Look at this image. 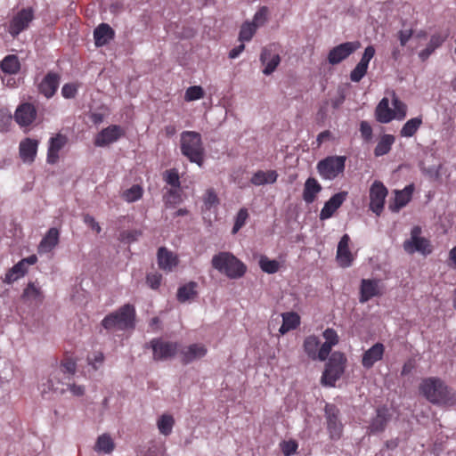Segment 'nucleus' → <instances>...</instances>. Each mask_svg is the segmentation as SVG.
Returning <instances> with one entry per match:
<instances>
[{
  "label": "nucleus",
  "mask_w": 456,
  "mask_h": 456,
  "mask_svg": "<svg viewBox=\"0 0 456 456\" xmlns=\"http://www.w3.org/2000/svg\"><path fill=\"white\" fill-rule=\"evenodd\" d=\"M77 85L74 83H67L61 88V95L66 99H72L77 95Z\"/></svg>",
  "instance_id": "59"
},
{
  "label": "nucleus",
  "mask_w": 456,
  "mask_h": 456,
  "mask_svg": "<svg viewBox=\"0 0 456 456\" xmlns=\"http://www.w3.org/2000/svg\"><path fill=\"white\" fill-rule=\"evenodd\" d=\"M205 92L200 86H192L186 89L184 94V100L186 102L197 101L203 98Z\"/></svg>",
  "instance_id": "51"
},
{
  "label": "nucleus",
  "mask_w": 456,
  "mask_h": 456,
  "mask_svg": "<svg viewBox=\"0 0 456 456\" xmlns=\"http://www.w3.org/2000/svg\"><path fill=\"white\" fill-rule=\"evenodd\" d=\"M175 426V419L170 414H162L157 420V427L159 433L163 436H169Z\"/></svg>",
  "instance_id": "39"
},
{
  "label": "nucleus",
  "mask_w": 456,
  "mask_h": 456,
  "mask_svg": "<svg viewBox=\"0 0 456 456\" xmlns=\"http://www.w3.org/2000/svg\"><path fill=\"white\" fill-rule=\"evenodd\" d=\"M204 203L208 208H211L219 204V199L214 189L210 188L207 190L204 196Z\"/></svg>",
  "instance_id": "56"
},
{
  "label": "nucleus",
  "mask_w": 456,
  "mask_h": 456,
  "mask_svg": "<svg viewBox=\"0 0 456 456\" xmlns=\"http://www.w3.org/2000/svg\"><path fill=\"white\" fill-rule=\"evenodd\" d=\"M393 111L395 112V118L402 120L405 118L407 112V106L395 94L392 99Z\"/></svg>",
  "instance_id": "49"
},
{
  "label": "nucleus",
  "mask_w": 456,
  "mask_h": 456,
  "mask_svg": "<svg viewBox=\"0 0 456 456\" xmlns=\"http://www.w3.org/2000/svg\"><path fill=\"white\" fill-rule=\"evenodd\" d=\"M412 191H413L412 185L406 186L403 191H397L395 192V208L394 210H399L400 208L406 206L411 199Z\"/></svg>",
  "instance_id": "42"
},
{
  "label": "nucleus",
  "mask_w": 456,
  "mask_h": 456,
  "mask_svg": "<svg viewBox=\"0 0 456 456\" xmlns=\"http://www.w3.org/2000/svg\"><path fill=\"white\" fill-rule=\"evenodd\" d=\"M278 174L275 170H268V171H262L259 170L256 172L251 179L250 182L256 186L265 185V184H272L274 183L277 181Z\"/></svg>",
  "instance_id": "33"
},
{
  "label": "nucleus",
  "mask_w": 456,
  "mask_h": 456,
  "mask_svg": "<svg viewBox=\"0 0 456 456\" xmlns=\"http://www.w3.org/2000/svg\"><path fill=\"white\" fill-rule=\"evenodd\" d=\"M260 61L265 66L263 73L271 75L281 62L279 53H273L272 46H266L262 49Z\"/></svg>",
  "instance_id": "19"
},
{
  "label": "nucleus",
  "mask_w": 456,
  "mask_h": 456,
  "mask_svg": "<svg viewBox=\"0 0 456 456\" xmlns=\"http://www.w3.org/2000/svg\"><path fill=\"white\" fill-rule=\"evenodd\" d=\"M419 389V393L433 404L446 406L456 404V393L439 378L423 379Z\"/></svg>",
  "instance_id": "1"
},
{
  "label": "nucleus",
  "mask_w": 456,
  "mask_h": 456,
  "mask_svg": "<svg viewBox=\"0 0 456 456\" xmlns=\"http://www.w3.org/2000/svg\"><path fill=\"white\" fill-rule=\"evenodd\" d=\"M27 272V266L20 261L5 273L4 282L11 284L20 277H23Z\"/></svg>",
  "instance_id": "41"
},
{
  "label": "nucleus",
  "mask_w": 456,
  "mask_h": 456,
  "mask_svg": "<svg viewBox=\"0 0 456 456\" xmlns=\"http://www.w3.org/2000/svg\"><path fill=\"white\" fill-rule=\"evenodd\" d=\"M35 19V11L32 7L22 8L12 16L9 22L8 32L12 37H17L26 30Z\"/></svg>",
  "instance_id": "9"
},
{
  "label": "nucleus",
  "mask_w": 456,
  "mask_h": 456,
  "mask_svg": "<svg viewBox=\"0 0 456 456\" xmlns=\"http://www.w3.org/2000/svg\"><path fill=\"white\" fill-rule=\"evenodd\" d=\"M257 28L251 21H245L242 23L239 34V40L240 42H248L256 34Z\"/></svg>",
  "instance_id": "46"
},
{
  "label": "nucleus",
  "mask_w": 456,
  "mask_h": 456,
  "mask_svg": "<svg viewBox=\"0 0 456 456\" xmlns=\"http://www.w3.org/2000/svg\"><path fill=\"white\" fill-rule=\"evenodd\" d=\"M326 343L336 346L338 343V336L335 330L331 328L326 329L322 333Z\"/></svg>",
  "instance_id": "60"
},
{
  "label": "nucleus",
  "mask_w": 456,
  "mask_h": 456,
  "mask_svg": "<svg viewBox=\"0 0 456 456\" xmlns=\"http://www.w3.org/2000/svg\"><path fill=\"white\" fill-rule=\"evenodd\" d=\"M38 148V141L31 138H25L20 142V157L25 163L34 162Z\"/></svg>",
  "instance_id": "23"
},
{
  "label": "nucleus",
  "mask_w": 456,
  "mask_h": 456,
  "mask_svg": "<svg viewBox=\"0 0 456 456\" xmlns=\"http://www.w3.org/2000/svg\"><path fill=\"white\" fill-rule=\"evenodd\" d=\"M211 265L214 269L232 280L243 277L247 272V265L232 253L226 251L214 255Z\"/></svg>",
  "instance_id": "2"
},
{
  "label": "nucleus",
  "mask_w": 456,
  "mask_h": 456,
  "mask_svg": "<svg viewBox=\"0 0 456 456\" xmlns=\"http://www.w3.org/2000/svg\"><path fill=\"white\" fill-rule=\"evenodd\" d=\"M69 391L75 396H82L85 394V387L82 385H77L74 382L73 378L68 379V381H61L58 379L55 387V392H58L61 395Z\"/></svg>",
  "instance_id": "31"
},
{
  "label": "nucleus",
  "mask_w": 456,
  "mask_h": 456,
  "mask_svg": "<svg viewBox=\"0 0 456 456\" xmlns=\"http://www.w3.org/2000/svg\"><path fill=\"white\" fill-rule=\"evenodd\" d=\"M334 345H331L330 343L324 342L320 347H319V360L320 361H325L327 357L329 356L332 347Z\"/></svg>",
  "instance_id": "64"
},
{
  "label": "nucleus",
  "mask_w": 456,
  "mask_h": 456,
  "mask_svg": "<svg viewBox=\"0 0 456 456\" xmlns=\"http://www.w3.org/2000/svg\"><path fill=\"white\" fill-rule=\"evenodd\" d=\"M347 194V191H343L331 196V198L325 202L323 208H322L320 213V219L326 220L330 218L346 200Z\"/></svg>",
  "instance_id": "18"
},
{
  "label": "nucleus",
  "mask_w": 456,
  "mask_h": 456,
  "mask_svg": "<svg viewBox=\"0 0 456 456\" xmlns=\"http://www.w3.org/2000/svg\"><path fill=\"white\" fill-rule=\"evenodd\" d=\"M125 135V130L118 125H110L99 132L94 138V145L97 147H105Z\"/></svg>",
  "instance_id": "13"
},
{
  "label": "nucleus",
  "mask_w": 456,
  "mask_h": 456,
  "mask_svg": "<svg viewBox=\"0 0 456 456\" xmlns=\"http://www.w3.org/2000/svg\"><path fill=\"white\" fill-rule=\"evenodd\" d=\"M59 243V231L56 228H51L42 239L38 246V253L51 252Z\"/></svg>",
  "instance_id": "29"
},
{
  "label": "nucleus",
  "mask_w": 456,
  "mask_h": 456,
  "mask_svg": "<svg viewBox=\"0 0 456 456\" xmlns=\"http://www.w3.org/2000/svg\"><path fill=\"white\" fill-rule=\"evenodd\" d=\"M261 270L266 273L273 274L280 270V263L274 259H269L266 256H261L259 259Z\"/></svg>",
  "instance_id": "47"
},
{
  "label": "nucleus",
  "mask_w": 456,
  "mask_h": 456,
  "mask_svg": "<svg viewBox=\"0 0 456 456\" xmlns=\"http://www.w3.org/2000/svg\"><path fill=\"white\" fill-rule=\"evenodd\" d=\"M346 156H329L320 160L317 164V171L322 178L334 180L344 174L346 168Z\"/></svg>",
  "instance_id": "6"
},
{
  "label": "nucleus",
  "mask_w": 456,
  "mask_h": 456,
  "mask_svg": "<svg viewBox=\"0 0 456 456\" xmlns=\"http://www.w3.org/2000/svg\"><path fill=\"white\" fill-rule=\"evenodd\" d=\"M375 117L377 121L380 123H389L395 118L393 109L389 107V101L384 97L377 105L375 110Z\"/></svg>",
  "instance_id": "27"
},
{
  "label": "nucleus",
  "mask_w": 456,
  "mask_h": 456,
  "mask_svg": "<svg viewBox=\"0 0 456 456\" xmlns=\"http://www.w3.org/2000/svg\"><path fill=\"white\" fill-rule=\"evenodd\" d=\"M179 343L165 340L162 338H152L150 347L152 350V358L156 362L167 361L174 358L178 353Z\"/></svg>",
  "instance_id": "7"
},
{
  "label": "nucleus",
  "mask_w": 456,
  "mask_h": 456,
  "mask_svg": "<svg viewBox=\"0 0 456 456\" xmlns=\"http://www.w3.org/2000/svg\"><path fill=\"white\" fill-rule=\"evenodd\" d=\"M248 218V212L247 208H240L236 215L234 225L232 227V232L233 234L237 233L246 224L247 219Z\"/></svg>",
  "instance_id": "53"
},
{
  "label": "nucleus",
  "mask_w": 456,
  "mask_h": 456,
  "mask_svg": "<svg viewBox=\"0 0 456 456\" xmlns=\"http://www.w3.org/2000/svg\"><path fill=\"white\" fill-rule=\"evenodd\" d=\"M350 237L348 234H344L338 245L337 249V261L342 267H349L353 263V256L349 249Z\"/></svg>",
  "instance_id": "22"
},
{
  "label": "nucleus",
  "mask_w": 456,
  "mask_h": 456,
  "mask_svg": "<svg viewBox=\"0 0 456 456\" xmlns=\"http://www.w3.org/2000/svg\"><path fill=\"white\" fill-rule=\"evenodd\" d=\"M339 410L333 404L325 406L327 429L332 440H338L342 436L343 424L338 419Z\"/></svg>",
  "instance_id": "12"
},
{
  "label": "nucleus",
  "mask_w": 456,
  "mask_h": 456,
  "mask_svg": "<svg viewBox=\"0 0 456 456\" xmlns=\"http://www.w3.org/2000/svg\"><path fill=\"white\" fill-rule=\"evenodd\" d=\"M281 449L284 456H291L297 452L298 444L295 440L283 441L281 443Z\"/></svg>",
  "instance_id": "54"
},
{
  "label": "nucleus",
  "mask_w": 456,
  "mask_h": 456,
  "mask_svg": "<svg viewBox=\"0 0 456 456\" xmlns=\"http://www.w3.org/2000/svg\"><path fill=\"white\" fill-rule=\"evenodd\" d=\"M269 16V9L267 6H262L258 9V11L255 13L252 23L256 25L258 28L261 26H264Z\"/></svg>",
  "instance_id": "52"
},
{
  "label": "nucleus",
  "mask_w": 456,
  "mask_h": 456,
  "mask_svg": "<svg viewBox=\"0 0 456 456\" xmlns=\"http://www.w3.org/2000/svg\"><path fill=\"white\" fill-rule=\"evenodd\" d=\"M77 371V362L69 356H65L60 363V369L54 372L59 375H67V378L72 379Z\"/></svg>",
  "instance_id": "37"
},
{
  "label": "nucleus",
  "mask_w": 456,
  "mask_h": 456,
  "mask_svg": "<svg viewBox=\"0 0 456 456\" xmlns=\"http://www.w3.org/2000/svg\"><path fill=\"white\" fill-rule=\"evenodd\" d=\"M412 35H413V30L411 28L400 30L397 33L398 39L400 41V45L402 46H404L409 42V40L411 38Z\"/></svg>",
  "instance_id": "63"
},
{
  "label": "nucleus",
  "mask_w": 456,
  "mask_h": 456,
  "mask_svg": "<svg viewBox=\"0 0 456 456\" xmlns=\"http://www.w3.org/2000/svg\"><path fill=\"white\" fill-rule=\"evenodd\" d=\"M20 61L15 54H8L0 61V69L5 75H16L20 70Z\"/></svg>",
  "instance_id": "30"
},
{
  "label": "nucleus",
  "mask_w": 456,
  "mask_h": 456,
  "mask_svg": "<svg viewBox=\"0 0 456 456\" xmlns=\"http://www.w3.org/2000/svg\"><path fill=\"white\" fill-rule=\"evenodd\" d=\"M37 118V109L29 102H24L18 106L14 113V119L20 126L31 125Z\"/></svg>",
  "instance_id": "16"
},
{
  "label": "nucleus",
  "mask_w": 456,
  "mask_h": 456,
  "mask_svg": "<svg viewBox=\"0 0 456 456\" xmlns=\"http://www.w3.org/2000/svg\"><path fill=\"white\" fill-rule=\"evenodd\" d=\"M395 138L392 134H383L379 140L375 149L374 155L376 157H381L387 154L394 144Z\"/></svg>",
  "instance_id": "36"
},
{
  "label": "nucleus",
  "mask_w": 456,
  "mask_h": 456,
  "mask_svg": "<svg viewBox=\"0 0 456 456\" xmlns=\"http://www.w3.org/2000/svg\"><path fill=\"white\" fill-rule=\"evenodd\" d=\"M375 48L374 46L372 45H369L365 48L364 50V53L360 60V61L358 62V64L362 65V67L368 69L369 67V63L370 61V60L374 57L375 55Z\"/></svg>",
  "instance_id": "58"
},
{
  "label": "nucleus",
  "mask_w": 456,
  "mask_h": 456,
  "mask_svg": "<svg viewBox=\"0 0 456 456\" xmlns=\"http://www.w3.org/2000/svg\"><path fill=\"white\" fill-rule=\"evenodd\" d=\"M115 37V31L107 23L100 24L94 31V38L96 46L107 45Z\"/></svg>",
  "instance_id": "26"
},
{
  "label": "nucleus",
  "mask_w": 456,
  "mask_h": 456,
  "mask_svg": "<svg viewBox=\"0 0 456 456\" xmlns=\"http://www.w3.org/2000/svg\"><path fill=\"white\" fill-rule=\"evenodd\" d=\"M360 132L364 141L369 142L372 138V127L367 121H362L360 124Z\"/></svg>",
  "instance_id": "61"
},
{
  "label": "nucleus",
  "mask_w": 456,
  "mask_h": 456,
  "mask_svg": "<svg viewBox=\"0 0 456 456\" xmlns=\"http://www.w3.org/2000/svg\"><path fill=\"white\" fill-rule=\"evenodd\" d=\"M197 283L195 281H190L183 286H181L177 290V300L181 303H184L189 299H191L197 296Z\"/></svg>",
  "instance_id": "38"
},
{
  "label": "nucleus",
  "mask_w": 456,
  "mask_h": 456,
  "mask_svg": "<svg viewBox=\"0 0 456 456\" xmlns=\"http://www.w3.org/2000/svg\"><path fill=\"white\" fill-rule=\"evenodd\" d=\"M322 186L315 178L309 177L305 183L303 199L306 203L314 201L316 195L321 191Z\"/></svg>",
  "instance_id": "34"
},
{
  "label": "nucleus",
  "mask_w": 456,
  "mask_h": 456,
  "mask_svg": "<svg viewBox=\"0 0 456 456\" xmlns=\"http://www.w3.org/2000/svg\"><path fill=\"white\" fill-rule=\"evenodd\" d=\"M57 381L54 380L53 374L51 377L47 379L45 383L41 384L40 390L42 394H46L50 391L55 392V387H56Z\"/></svg>",
  "instance_id": "62"
},
{
  "label": "nucleus",
  "mask_w": 456,
  "mask_h": 456,
  "mask_svg": "<svg viewBox=\"0 0 456 456\" xmlns=\"http://www.w3.org/2000/svg\"><path fill=\"white\" fill-rule=\"evenodd\" d=\"M68 139L61 134H57L50 138L47 151L46 161L49 164H55L59 160V152L67 143Z\"/></svg>",
  "instance_id": "21"
},
{
  "label": "nucleus",
  "mask_w": 456,
  "mask_h": 456,
  "mask_svg": "<svg viewBox=\"0 0 456 456\" xmlns=\"http://www.w3.org/2000/svg\"><path fill=\"white\" fill-rule=\"evenodd\" d=\"M346 358L341 352L331 354L322 376V383L325 386L334 387L345 371Z\"/></svg>",
  "instance_id": "5"
},
{
  "label": "nucleus",
  "mask_w": 456,
  "mask_h": 456,
  "mask_svg": "<svg viewBox=\"0 0 456 456\" xmlns=\"http://www.w3.org/2000/svg\"><path fill=\"white\" fill-rule=\"evenodd\" d=\"M61 76L55 72H48L37 86L38 92L45 98H52L57 92Z\"/></svg>",
  "instance_id": "15"
},
{
  "label": "nucleus",
  "mask_w": 456,
  "mask_h": 456,
  "mask_svg": "<svg viewBox=\"0 0 456 456\" xmlns=\"http://www.w3.org/2000/svg\"><path fill=\"white\" fill-rule=\"evenodd\" d=\"M180 150L191 162L196 163L199 167L203 166L205 149L200 133L183 131L180 138Z\"/></svg>",
  "instance_id": "3"
},
{
  "label": "nucleus",
  "mask_w": 456,
  "mask_h": 456,
  "mask_svg": "<svg viewBox=\"0 0 456 456\" xmlns=\"http://www.w3.org/2000/svg\"><path fill=\"white\" fill-rule=\"evenodd\" d=\"M164 181L171 186V188H180V177L177 169L171 168L165 171Z\"/></svg>",
  "instance_id": "50"
},
{
  "label": "nucleus",
  "mask_w": 456,
  "mask_h": 456,
  "mask_svg": "<svg viewBox=\"0 0 456 456\" xmlns=\"http://www.w3.org/2000/svg\"><path fill=\"white\" fill-rule=\"evenodd\" d=\"M379 281L375 279H362L360 286L359 301L366 303L374 297L382 295Z\"/></svg>",
  "instance_id": "17"
},
{
  "label": "nucleus",
  "mask_w": 456,
  "mask_h": 456,
  "mask_svg": "<svg viewBox=\"0 0 456 456\" xmlns=\"http://www.w3.org/2000/svg\"><path fill=\"white\" fill-rule=\"evenodd\" d=\"M447 35L434 34L431 36L429 42L425 49L419 53V57L422 61H426L429 56L439 48L446 40Z\"/></svg>",
  "instance_id": "28"
},
{
  "label": "nucleus",
  "mask_w": 456,
  "mask_h": 456,
  "mask_svg": "<svg viewBox=\"0 0 456 456\" xmlns=\"http://www.w3.org/2000/svg\"><path fill=\"white\" fill-rule=\"evenodd\" d=\"M360 47L358 41L342 43L331 48L328 53V62L331 65H337L348 58Z\"/></svg>",
  "instance_id": "11"
},
{
  "label": "nucleus",
  "mask_w": 456,
  "mask_h": 456,
  "mask_svg": "<svg viewBox=\"0 0 456 456\" xmlns=\"http://www.w3.org/2000/svg\"><path fill=\"white\" fill-rule=\"evenodd\" d=\"M390 413L387 407H379L377 409L376 417L372 419L369 429L370 433L383 432L390 419Z\"/></svg>",
  "instance_id": "25"
},
{
  "label": "nucleus",
  "mask_w": 456,
  "mask_h": 456,
  "mask_svg": "<svg viewBox=\"0 0 456 456\" xmlns=\"http://www.w3.org/2000/svg\"><path fill=\"white\" fill-rule=\"evenodd\" d=\"M422 122L423 121L421 117H416L409 119L400 130V135L402 137L413 136L422 125Z\"/></svg>",
  "instance_id": "40"
},
{
  "label": "nucleus",
  "mask_w": 456,
  "mask_h": 456,
  "mask_svg": "<svg viewBox=\"0 0 456 456\" xmlns=\"http://www.w3.org/2000/svg\"><path fill=\"white\" fill-rule=\"evenodd\" d=\"M143 190L142 186L134 184L131 188L123 192V199L127 202H134L142 197Z\"/></svg>",
  "instance_id": "48"
},
{
  "label": "nucleus",
  "mask_w": 456,
  "mask_h": 456,
  "mask_svg": "<svg viewBox=\"0 0 456 456\" xmlns=\"http://www.w3.org/2000/svg\"><path fill=\"white\" fill-rule=\"evenodd\" d=\"M135 308L131 304H126L117 311L107 314L102 321L106 330L117 329L125 330L134 328Z\"/></svg>",
  "instance_id": "4"
},
{
  "label": "nucleus",
  "mask_w": 456,
  "mask_h": 456,
  "mask_svg": "<svg viewBox=\"0 0 456 456\" xmlns=\"http://www.w3.org/2000/svg\"><path fill=\"white\" fill-rule=\"evenodd\" d=\"M22 298L25 301L41 302L43 300V294L39 287L36 286L34 282H29L24 289Z\"/></svg>",
  "instance_id": "43"
},
{
  "label": "nucleus",
  "mask_w": 456,
  "mask_h": 456,
  "mask_svg": "<svg viewBox=\"0 0 456 456\" xmlns=\"http://www.w3.org/2000/svg\"><path fill=\"white\" fill-rule=\"evenodd\" d=\"M282 324L279 329L281 335L297 329L300 325V316L296 312H286L281 314Z\"/></svg>",
  "instance_id": "32"
},
{
  "label": "nucleus",
  "mask_w": 456,
  "mask_h": 456,
  "mask_svg": "<svg viewBox=\"0 0 456 456\" xmlns=\"http://www.w3.org/2000/svg\"><path fill=\"white\" fill-rule=\"evenodd\" d=\"M388 191L384 183L380 181H374L370 187V210L375 213L378 216L381 215L384 210L386 198Z\"/></svg>",
  "instance_id": "10"
},
{
  "label": "nucleus",
  "mask_w": 456,
  "mask_h": 456,
  "mask_svg": "<svg viewBox=\"0 0 456 456\" xmlns=\"http://www.w3.org/2000/svg\"><path fill=\"white\" fill-rule=\"evenodd\" d=\"M320 340L316 336H308L305 338L303 347L307 356L312 360H319Z\"/></svg>",
  "instance_id": "35"
},
{
  "label": "nucleus",
  "mask_w": 456,
  "mask_h": 456,
  "mask_svg": "<svg viewBox=\"0 0 456 456\" xmlns=\"http://www.w3.org/2000/svg\"><path fill=\"white\" fill-rule=\"evenodd\" d=\"M207 353L208 348L204 344H191L179 350L180 361L183 365H187L194 361L203 358L206 356Z\"/></svg>",
  "instance_id": "14"
},
{
  "label": "nucleus",
  "mask_w": 456,
  "mask_h": 456,
  "mask_svg": "<svg viewBox=\"0 0 456 456\" xmlns=\"http://www.w3.org/2000/svg\"><path fill=\"white\" fill-rule=\"evenodd\" d=\"M384 353L385 346L380 342H377L363 353L362 365L367 370L372 368L377 362L382 360Z\"/></svg>",
  "instance_id": "20"
},
{
  "label": "nucleus",
  "mask_w": 456,
  "mask_h": 456,
  "mask_svg": "<svg viewBox=\"0 0 456 456\" xmlns=\"http://www.w3.org/2000/svg\"><path fill=\"white\" fill-rule=\"evenodd\" d=\"M162 281V275L157 272L146 275V283L152 289H158Z\"/></svg>",
  "instance_id": "55"
},
{
  "label": "nucleus",
  "mask_w": 456,
  "mask_h": 456,
  "mask_svg": "<svg viewBox=\"0 0 456 456\" xmlns=\"http://www.w3.org/2000/svg\"><path fill=\"white\" fill-rule=\"evenodd\" d=\"M368 69L362 67L358 64L354 67V69L350 73V79L352 82L358 83L360 82L363 77L367 74Z\"/></svg>",
  "instance_id": "57"
},
{
  "label": "nucleus",
  "mask_w": 456,
  "mask_h": 456,
  "mask_svg": "<svg viewBox=\"0 0 456 456\" xmlns=\"http://www.w3.org/2000/svg\"><path fill=\"white\" fill-rule=\"evenodd\" d=\"M114 446L111 437L107 434H103L98 437L95 450L104 453H110L114 450Z\"/></svg>",
  "instance_id": "45"
},
{
  "label": "nucleus",
  "mask_w": 456,
  "mask_h": 456,
  "mask_svg": "<svg viewBox=\"0 0 456 456\" xmlns=\"http://www.w3.org/2000/svg\"><path fill=\"white\" fill-rule=\"evenodd\" d=\"M157 257L159 267L167 273L173 271L179 263L177 256L165 247L159 248Z\"/></svg>",
  "instance_id": "24"
},
{
  "label": "nucleus",
  "mask_w": 456,
  "mask_h": 456,
  "mask_svg": "<svg viewBox=\"0 0 456 456\" xmlns=\"http://www.w3.org/2000/svg\"><path fill=\"white\" fill-rule=\"evenodd\" d=\"M421 228L414 226L411 231L410 239L403 241V247L406 253L412 255L419 252L423 256H428L432 252L430 241L420 236Z\"/></svg>",
  "instance_id": "8"
},
{
  "label": "nucleus",
  "mask_w": 456,
  "mask_h": 456,
  "mask_svg": "<svg viewBox=\"0 0 456 456\" xmlns=\"http://www.w3.org/2000/svg\"><path fill=\"white\" fill-rule=\"evenodd\" d=\"M163 200L167 208H174L182 202V195L179 188H170L163 196Z\"/></svg>",
  "instance_id": "44"
}]
</instances>
